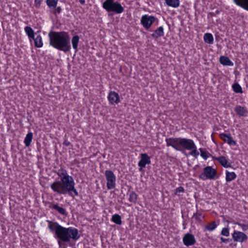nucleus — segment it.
Returning <instances> with one entry per match:
<instances>
[{
    "label": "nucleus",
    "mask_w": 248,
    "mask_h": 248,
    "mask_svg": "<svg viewBox=\"0 0 248 248\" xmlns=\"http://www.w3.org/2000/svg\"><path fill=\"white\" fill-rule=\"evenodd\" d=\"M60 178V181H56L52 183L50 187L52 190L59 194L66 195L74 197L78 196V193L75 188L74 178L69 175L67 171L62 168L57 171Z\"/></svg>",
    "instance_id": "f257e3e1"
},
{
    "label": "nucleus",
    "mask_w": 248,
    "mask_h": 248,
    "mask_svg": "<svg viewBox=\"0 0 248 248\" xmlns=\"http://www.w3.org/2000/svg\"><path fill=\"white\" fill-rule=\"evenodd\" d=\"M48 227L52 232H55L57 237L63 242H69L70 239L77 240L80 237L78 230L73 227L65 228L57 222L48 221Z\"/></svg>",
    "instance_id": "f03ea898"
},
{
    "label": "nucleus",
    "mask_w": 248,
    "mask_h": 248,
    "mask_svg": "<svg viewBox=\"0 0 248 248\" xmlns=\"http://www.w3.org/2000/svg\"><path fill=\"white\" fill-rule=\"evenodd\" d=\"M48 36L50 45L53 47L65 52L70 50V37L68 32H52L48 34Z\"/></svg>",
    "instance_id": "7ed1b4c3"
},
{
    "label": "nucleus",
    "mask_w": 248,
    "mask_h": 248,
    "mask_svg": "<svg viewBox=\"0 0 248 248\" xmlns=\"http://www.w3.org/2000/svg\"><path fill=\"white\" fill-rule=\"evenodd\" d=\"M167 146H171L176 151H183L184 149L189 150L195 144L194 141L190 139L176 138L166 140Z\"/></svg>",
    "instance_id": "20e7f679"
},
{
    "label": "nucleus",
    "mask_w": 248,
    "mask_h": 248,
    "mask_svg": "<svg viewBox=\"0 0 248 248\" xmlns=\"http://www.w3.org/2000/svg\"><path fill=\"white\" fill-rule=\"evenodd\" d=\"M103 8L108 12H114L117 14L122 13L124 8L121 4L114 0H106L103 3Z\"/></svg>",
    "instance_id": "39448f33"
},
{
    "label": "nucleus",
    "mask_w": 248,
    "mask_h": 248,
    "mask_svg": "<svg viewBox=\"0 0 248 248\" xmlns=\"http://www.w3.org/2000/svg\"><path fill=\"white\" fill-rule=\"evenodd\" d=\"M218 177L217 170L211 166L205 167L203 170V171L199 175V178L203 181L206 180H216Z\"/></svg>",
    "instance_id": "423d86ee"
},
{
    "label": "nucleus",
    "mask_w": 248,
    "mask_h": 248,
    "mask_svg": "<svg viewBox=\"0 0 248 248\" xmlns=\"http://www.w3.org/2000/svg\"><path fill=\"white\" fill-rule=\"evenodd\" d=\"M105 175L107 180V186L108 189H112L115 187L116 177L113 171L106 170Z\"/></svg>",
    "instance_id": "0eeeda50"
},
{
    "label": "nucleus",
    "mask_w": 248,
    "mask_h": 248,
    "mask_svg": "<svg viewBox=\"0 0 248 248\" xmlns=\"http://www.w3.org/2000/svg\"><path fill=\"white\" fill-rule=\"evenodd\" d=\"M155 18L152 16L144 15L141 16L140 22L143 27L148 30L155 21Z\"/></svg>",
    "instance_id": "6e6552de"
},
{
    "label": "nucleus",
    "mask_w": 248,
    "mask_h": 248,
    "mask_svg": "<svg viewBox=\"0 0 248 248\" xmlns=\"http://www.w3.org/2000/svg\"><path fill=\"white\" fill-rule=\"evenodd\" d=\"M232 237L235 242L242 243L248 239L247 235L243 232L234 231L232 234Z\"/></svg>",
    "instance_id": "1a4fd4ad"
},
{
    "label": "nucleus",
    "mask_w": 248,
    "mask_h": 248,
    "mask_svg": "<svg viewBox=\"0 0 248 248\" xmlns=\"http://www.w3.org/2000/svg\"><path fill=\"white\" fill-rule=\"evenodd\" d=\"M140 160L138 163V166L140 167V170L145 168L146 165L151 163V158L147 154H140Z\"/></svg>",
    "instance_id": "9d476101"
},
{
    "label": "nucleus",
    "mask_w": 248,
    "mask_h": 248,
    "mask_svg": "<svg viewBox=\"0 0 248 248\" xmlns=\"http://www.w3.org/2000/svg\"><path fill=\"white\" fill-rule=\"evenodd\" d=\"M107 98L109 103L111 104H117L120 102L119 94L114 91H110L109 93Z\"/></svg>",
    "instance_id": "9b49d317"
},
{
    "label": "nucleus",
    "mask_w": 248,
    "mask_h": 248,
    "mask_svg": "<svg viewBox=\"0 0 248 248\" xmlns=\"http://www.w3.org/2000/svg\"><path fill=\"white\" fill-rule=\"evenodd\" d=\"M183 241L185 245L186 246H192L196 243V240L194 235L188 233L184 235Z\"/></svg>",
    "instance_id": "f8f14e48"
},
{
    "label": "nucleus",
    "mask_w": 248,
    "mask_h": 248,
    "mask_svg": "<svg viewBox=\"0 0 248 248\" xmlns=\"http://www.w3.org/2000/svg\"><path fill=\"white\" fill-rule=\"evenodd\" d=\"M220 138L226 143H227L230 145H235L236 142L232 139L230 134H227L225 133H221L220 134Z\"/></svg>",
    "instance_id": "ddd939ff"
},
{
    "label": "nucleus",
    "mask_w": 248,
    "mask_h": 248,
    "mask_svg": "<svg viewBox=\"0 0 248 248\" xmlns=\"http://www.w3.org/2000/svg\"><path fill=\"white\" fill-rule=\"evenodd\" d=\"M235 111L239 117H247L248 115V109L241 106H237L235 108Z\"/></svg>",
    "instance_id": "4468645a"
},
{
    "label": "nucleus",
    "mask_w": 248,
    "mask_h": 248,
    "mask_svg": "<svg viewBox=\"0 0 248 248\" xmlns=\"http://www.w3.org/2000/svg\"><path fill=\"white\" fill-rule=\"evenodd\" d=\"M216 160H217L224 168H228L231 167V164L229 162L228 159L223 156L217 157Z\"/></svg>",
    "instance_id": "2eb2a0df"
},
{
    "label": "nucleus",
    "mask_w": 248,
    "mask_h": 248,
    "mask_svg": "<svg viewBox=\"0 0 248 248\" xmlns=\"http://www.w3.org/2000/svg\"><path fill=\"white\" fill-rule=\"evenodd\" d=\"M237 6L248 11V0H233Z\"/></svg>",
    "instance_id": "dca6fc26"
},
{
    "label": "nucleus",
    "mask_w": 248,
    "mask_h": 248,
    "mask_svg": "<svg viewBox=\"0 0 248 248\" xmlns=\"http://www.w3.org/2000/svg\"><path fill=\"white\" fill-rule=\"evenodd\" d=\"M219 62L220 63L223 65L232 66L233 65V63L230 59L226 56H221L219 58Z\"/></svg>",
    "instance_id": "f3484780"
},
{
    "label": "nucleus",
    "mask_w": 248,
    "mask_h": 248,
    "mask_svg": "<svg viewBox=\"0 0 248 248\" xmlns=\"http://www.w3.org/2000/svg\"><path fill=\"white\" fill-rule=\"evenodd\" d=\"M225 180L227 182H231L236 179L237 175L234 172H230L228 170L225 171Z\"/></svg>",
    "instance_id": "a211bd4d"
},
{
    "label": "nucleus",
    "mask_w": 248,
    "mask_h": 248,
    "mask_svg": "<svg viewBox=\"0 0 248 248\" xmlns=\"http://www.w3.org/2000/svg\"><path fill=\"white\" fill-rule=\"evenodd\" d=\"M34 40V46L36 47L40 48L43 46L42 38L40 35H38L36 37L34 36V39H31V41Z\"/></svg>",
    "instance_id": "6ab92c4d"
},
{
    "label": "nucleus",
    "mask_w": 248,
    "mask_h": 248,
    "mask_svg": "<svg viewBox=\"0 0 248 248\" xmlns=\"http://www.w3.org/2000/svg\"><path fill=\"white\" fill-rule=\"evenodd\" d=\"M24 31L26 34L29 37L30 41L31 42V39H34V36H35L34 31L31 27L29 26L25 27L24 28Z\"/></svg>",
    "instance_id": "aec40b11"
},
{
    "label": "nucleus",
    "mask_w": 248,
    "mask_h": 248,
    "mask_svg": "<svg viewBox=\"0 0 248 248\" xmlns=\"http://www.w3.org/2000/svg\"><path fill=\"white\" fill-rule=\"evenodd\" d=\"M164 29L163 27L160 26L158 27L152 34V36L154 38H157L159 37L163 36L164 35Z\"/></svg>",
    "instance_id": "412c9836"
},
{
    "label": "nucleus",
    "mask_w": 248,
    "mask_h": 248,
    "mask_svg": "<svg viewBox=\"0 0 248 248\" xmlns=\"http://www.w3.org/2000/svg\"><path fill=\"white\" fill-rule=\"evenodd\" d=\"M166 4L174 8L178 7L180 5L179 0H165Z\"/></svg>",
    "instance_id": "4be33fe9"
},
{
    "label": "nucleus",
    "mask_w": 248,
    "mask_h": 248,
    "mask_svg": "<svg viewBox=\"0 0 248 248\" xmlns=\"http://www.w3.org/2000/svg\"><path fill=\"white\" fill-rule=\"evenodd\" d=\"M204 41L207 44H212L214 43V37L210 33H206L203 36Z\"/></svg>",
    "instance_id": "5701e85b"
},
{
    "label": "nucleus",
    "mask_w": 248,
    "mask_h": 248,
    "mask_svg": "<svg viewBox=\"0 0 248 248\" xmlns=\"http://www.w3.org/2000/svg\"><path fill=\"white\" fill-rule=\"evenodd\" d=\"M79 41V37L78 35H75L72 38V44L73 49L76 51L78 50V46Z\"/></svg>",
    "instance_id": "b1692460"
},
{
    "label": "nucleus",
    "mask_w": 248,
    "mask_h": 248,
    "mask_svg": "<svg viewBox=\"0 0 248 248\" xmlns=\"http://www.w3.org/2000/svg\"><path fill=\"white\" fill-rule=\"evenodd\" d=\"M33 134L31 132H29L26 136L24 142L26 146L28 147L30 145L32 140Z\"/></svg>",
    "instance_id": "393cba45"
},
{
    "label": "nucleus",
    "mask_w": 248,
    "mask_h": 248,
    "mask_svg": "<svg viewBox=\"0 0 248 248\" xmlns=\"http://www.w3.org/2000/svg\"><path fill=\"white\" fill-rule=\"evenodd\" d=\"M58 2V0H46V4L51 10H53L56 8Z\"/></svg>",
    "instance_id": "a878e982"
},
{
    "label": "nucleus",
    "mask_w": 248,
    "mask_h": 248,
    "mask_svg": "<svg viewBox=\"0 0 248 248\" xmlns=\"http://www.w3.org/2000/svg\"><path fill=\"white\" fill-rule=\"evenodd\" d=\"M52 208L56 210L57 212H58L60 214L62 215H66L67 212L64 208L62 206H59L58 204H54L52 206Z\"/></svg>",
    "instance_id": "bb28decb"
},
{
    "label": "nucleus",
    "mask_w": 248,
    "mask_h": 248,
    "mask_svg": "<svg viewBox=\"0 0 248 248\" xmlns=\"http://www.w3.org/2000/svg\"><path fill=\"white\" fill-rule=\"evenodd\" d=\"M111 221L118 225H121L122 223L121 216L117 214H115L112 216Z\"/></svg>",
    "instance_id": "cd10ccee"
},
{
    "label": "nucleus",
    "mask_w": 248,
    "mask_h": 248,
    "mask_svg": "<svg viewBox=\"0 0 248 248\" xmlns=\"http://www.w3.org/2000/svg\"><path fill=\"white\" fill-rule=\"evenodd\" d=\"M233 91L236 93H242V87L238 83H235L232 85Z\"/></svg>",
    "instance_id": "c85d7f7f"
},
{
    "label": "nucleus",
    "mask_w": 248,
    "mask_h": 248,
    "mask_svg": "<svg viewBox=\"0 0 248 248\" xmlns=\"http://www.w3.org/2000/svg\"><path fill=\"white\" fill-rule=\"evenodd\" d=\"M189 151H191L189 154L190 155L197 158L199 155H200L199 152L197 150V146L196 144H195L192 148L191 150Z\"/></svg>",
    "instance_id": "c756f323"
},
{
    "label": "nucleus",
    "mask_w": 248,
    "mask_h": 248,
    "mask_svg": "<svg viewBox=\"0 0 248 248\" xmlns=\"http://www.w3.org/2000/svg\"><path fill=\"white\" fill-rule=\"evenodd\" d=\"M201 156L205 160L207 159L209 156V153L207 151H205L202 148H200Z\"/></svg>",
    "instance_id": "7c9ffc66"
},
{
    "label": "nucleus",
    "mask_w": 248,
    "mask_h": 248,
    "mask_svg": "<svg viewBox=\"0 0 248 248\" xmlns=\"http://www.w3.org/2000/svg\"><path fill=\"white\" fill-rule=\"evenodd\" d=\"M217 224L215 222H213L205 226V229L208 231H213L217 227Z\"/></svg>",
    "instance_id": "2f4dec72"
},
{
    "label": "nucleus",
    "mask_w": 248,
    "mask_h": 248,
    "mask_svg": "<svg viewBox=\"0 0 248 248\" xmlns=\"http://www.w3.org/2000/svg\"><path fill=\"white\" fill-rule=\"evenodd\" d=\"M137 199V195L134 192H132L130 193L129 201L130 202H135Z\"/></svg>",
    "instance_id": "473e14b6"
},
{
    "label": "nucleus",
    "mask_w": 248,
    "mask_h": 248,
    "mask_svg": "<svg viewBox=\"0 0 248 248\" xmlns=\"http://www.w3.org/2000/svg\"><path fill=\"white\" fill-rule=\"evenodd\" d=\"M221 234L225 236H229L230 235L229 229L227 228H223L221 231Z\"/></svg>",
    "instance_id": "72a5a7b5"
},
{
    "label": "nucleus",
    "mask_w": 248,
    "mask_h": 248,
    "mask_svg": "<svg viewBox=\"0 0 248 248\" xmlns=\"http://www.w3.org/2000/svg\"><path fill=\"white\" fill-rule=\"evenodd\" d=\"M234 224H237L244 231H246L248 230V225L247 224L240 223L238 222L235 223Z\"/></svg>",
    "instance_id": "f704fd0d"
},
{
    "label": "nucleus",
    "mask_w": 248,
    "mask_h": 248,
    "mask_svg": "<svg viewBox=\"0 0 248 248\" xmlns=\"http://www.w3.org/2000/svg\"><path fill=\"white\" fill-rule=\"evenodd\" d=\"M53 14L55 15H57V14H59L61 11H62V8L60 6L57 7L56 6V8H54Z\"/></svg>",
    "instance_id": "c9c22d12"
},
{
    "label": "nucleus",
    "mask_w": 248,
    "mask_h": 248,
    "mask_svg": "<svg viewBox=\"0 0 248 248\" xmlns=\"http://www.w3.org/2000/svg\"><path fill=\"white\" fill-rule=\"evenodd\" d=\"M193 217H195V218L197 220H202V219L203 218L201 214H194Z\"/></svg>",
    "instance_id": "e433bc0d"
},
{
    "label": "nucleus",
    "mask_w": 248,
    "mask_h": 248,
    "mask_svg": "<svg viewBox=\"0 0 248 248\" xmlns=\"http://www.w3.org/2000/svg\"><path fill=\"white\" fill-rule=\"evenodd\" d=\"M184 191V189L182 186H179L176 189V193H182Z\"/></svg>",
    "instance_id": "4c0bfd02"
},
{
    "label": "nucleus",
    "mask_w": 248,
    "mask_h": 248,
    "mask_svg": "<svg viewBox=\"0 0 248 248\" xmlns=\"http://www.w3.org/2000/svg\"><path fill=\"white\" fill-rule=\"evenodd\" d=\"M220 240L222 242L224 243H227L228 242V239H225L223 237H221Z\"/></svg>",
    "instance_id": "58836bf2"
},
{
    "label": "nucleus",
    "mask_w": 248,
    "mask_h": 248,
    "mask_svg": "<svg viewBox=\"0 0 248 248\" xmlns=\"http://www.w3.org/2000/svg\"><path fill=\"white\" fill-rule=\"evenodd\" d=\"M34 2L36 5H40V2L38 0H35Z\"/></svg>",
    "instance_id": "ea45409f"
},
{
    "label": "nucleus",
    "mask_w": 248,
    "mask_h": 248,
    "mask_svg": "<svg viewBox=\"0 0 248 248\" xmlns=\"http://www.w3.org/2000/svg\"><path fill=\"white\" fill-rule=\"evenodd\" d=\"M79 1L81 4H84L85 3V0H79Z\"/></svg>",
    "instance_id": "a19ab883"
},
{
    "label": "nucleus",
    "mask_w": 248,
    "mask_h": 248,
    "mask_svg": "<svg viewBox=\"0 0 248 248\" xmlns=\"http://www.w3.org/2000/svg\"><path fill=\"white\" fill-rule=\"evenodd\" d=\"M58 243H59V245H61V242H60V241H59V242H58Z\"/></svg>",
    "instance_id": "79ce46f5"
}]
</instances>
